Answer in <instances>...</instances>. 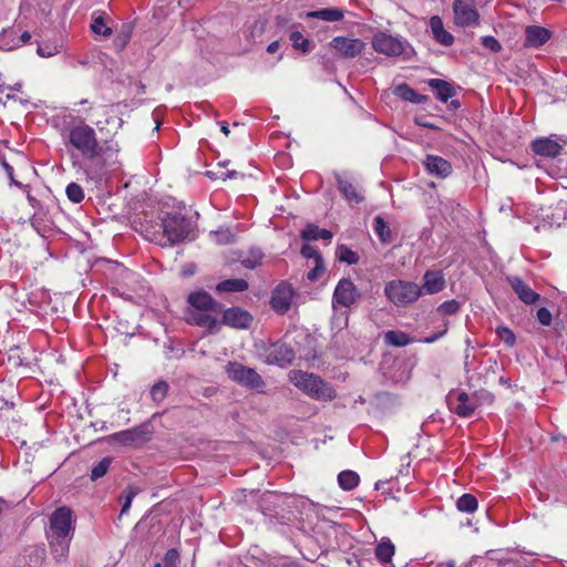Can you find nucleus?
<instances>
[{
    "instance_id": "10",
    "label": "nucleus",
    "mask_w": 567,
    "mask_h": 567,
    "mask_svg": "<svg viewBox=\"0 0 567 567\" xmlns=\"http://www.w3.org/2000/svg\"><path fill=\"white\" fill-rule=\"evenodd\" d=\"M449 405L461 417H470L478 406L476 394L470 396L466 392L461 391L450 393L447 396Z\"/></svg>"
},
{
    "instance_id": "9",
    "label": "nucleus",
    "mask_w": 567,
    "mask_h": 567,
    "mask_svg": "<svg viewBox=\"0 0 567 567\" xmlns=\"http://www.w3.org/2000/svg\"><path fill=\"white\" fill-rule=\"evenodd\" d=\"M152 431L148 423H143L132 429L112 434V440L130 447H138L150 441Z\"/></svg>"
},
{
    "instance_id": "18",
    "label": "nucleus",
    "mask_w": 567,
    "mask_h": 567,
    "mask_svg": "<svg viewBox=\"0 0 567 567\" xmlns=\"http://www.w3.org/2000/svg\"><path fill=\"white\" fill-rule=\"evenodd\" d=\"M223 312V323L237 329H246L251 324L252 317L248 311L238 307L229 308Z\"/></svg>"
},
{
    "instance_id": "58",
    "label": "nucleus",
    "mask_w": 567,
    "mask_h": 567,
    "mask_svg": "<svg viewBox=\"0 0 567 567\" xmlns=\"http://www.w3.org/2000/svg\"><path fill=\"white\" fill-rule=\"evenodd\" d=\"M220 130H221V132H223L226 136H228V135H229V133H230L229 127H228V125H227L226 123H223V124H221Z\"/></svg>"
},
{
    "instance_id": "26",
    "label": "nucleus",
    "mask_w": 567,
    "mask_h": 567,
    "mask_svg": "<svg viewBox=\"0 0 567 567\" xmlns=\"http://www.w3.org/2000/svg\"><path fill=\"white\" fill-rule=\"evenodd\" d=\"M300 236L302 239L310 241L318 239L331 240L333 235L328 229L320 228L315 224H308L306 228L301 231Z\"/></svg>"
},
{
    "instance_id": "64",
    "label": "nucleus",
    "mask_w": 567,
    "mask_h": 567,
    "mask_svg": "<svg viewBox=\"0 0 567 567\" xmlns=\"http://www.w3.org/2000/svg\"><path fill=\"white\" fill-rule=\"evenodd\" d=\"M78 104H80V105H86V104H89V101H87V100H81Z\"/></svg>"
},
{
    "instance_id": "20",
    "label": "nucleus",
    "mask_w": 567,
    "mask_h": 567,
    "mask_svg": "<svg viewBox=\"0 0 567 567\" xmlns=\"http://www.w3.org/2000/svg\"><path fill=\"white\" fill-rule=\"evenodd\" d=\"M551 37V32L539 25H528L525 29V42L524 45L527 48H540Z\"/></svg>"
},
{
    "instance_id": "14",
    "label": "nucleus",
    "mask_w": 567,
    "mask_h": 567,
    "mask_svg": "<svg viewBox=\"0 0 567 567\" xmlns=\"http://www.w3.org/2000/svg\"><path fill=\"white\" fill-rule=\"evenodd\" d=\"M295 357L293 349L284 342H276L267 350V362L279 367L289 365L295 360Z\"/></svg>"
},
{
    "instance_id": "24",
    "label": "nucleus",
    "mask_w": 567,
    "mask_h": 567,
    "mask_svg": "<svg viewBox=\"0 0 567 567\" xmlns=\"http://www.w3.org/2000/svg\"><path fill=\"white\" fill-rule=\"evenodd\" d=\"M427 84L430 87L435 90L436 99L443 103H446L456 94L454 86L445 80L430 79Z\"/></svg>"
},
{
    "instance_id": "55",
    "label": "nucleus",
    "mask_w": 567,
    "mask_h": 567,
    "mask_svg": "<svg viewBox=\"0 0 567 567\" xmlns=\"http://www.w3.org/2000/svg\"><path fill=\"white\" fill-rule=\"evenodd\" d=\"M416 124L420 126H423V127H427V128H436V126L431 124L430 122H421V121L416 120Z\"/></svg>"
},
{
    "instance_id": "6",
    "label": "nucleus",
    "mask_w": 567,
    "mask_h": 567,
    "mask_svg": "<svg viewBox=\"0 0 567 567\" xmlns=\"http://www.w3.org/2000/svg\"><path fill=\"white\" fill-rule=\"evenodd\" d=\"M384 295L394 306L408 307L421 297L422 287L412 281L394 279L385 284Z\"/></svg>"
},
{
    "instance_id": "46",
    "label": "nucleus",
    "mask_w": 567,
    "mask_h": 567,
    "mask_svg": "<svg viewBox=\"0 0 567 567\" xmlns=\"http://www.w3.org/2000/svg\"><path fill=\"white\" fill-rule=\"evenodd\" d=\"M124 503L121 508V515L125 514L132 504L133 498L136 496L137 491L133 486H127L124 492Z\"/></svg>"
},
{
    "instance_id": "50",
    "label": "nucleus",
    "mask_w": 567,
    "mask_h": 567,
    "mask_svg": "<svg viewBox=\"0 0 567 567\" xmlns=\"http://www.w3.org/2000/svg\"><path fill=\"white\" fill-rule=\"evenodd\" d=\"M447 330H449V323L444 322V328L441 331L426 337L424 339V342L425 343H433V342L437 341L440 338H442L443 336L446 334Z\"/></svg>"
},
{
    "instance_id": "57",
    "label": "nucleus",
    "mask_w": 567,
    "mask_h": 567,
    "mask_svg": "<svg viewBox=\"0 0 567 567\" xmlns=\"http://www.w3.org/2000/svg\"><path fill=\"white\" fill-rule=\"evenodd\" d=\"M429 567H453V563H439V564H435V565H431Z\"/></svg>"
},
{
    "instance_id": "1",
    "label": "nucleus",
    "mask_w": 567,
    "mask_h": 567,
    "mask_svg": "<svg viewBox=\"0 0 567 567\" xmlns=\"http://www.w3.org/2000/svg\"><path fill=\"white\" fill-rule=\"evenodd\" d=\"M61 136L69 151L76 152L85 162L84 172L91 178H101L107 166V158L118 152L117 144L97 138L96 131L84 118L72 117L61 130Z\"/></svg>"
},
{
    "instance_id": "37",
    "label": "nucleus",
    "mask_w": 567,
    "mask_h": 567,
    "mask_svg": "<svg viewBox=\"0 0 567 567\" xmlns=\"http://www.w3.org/2000/svg\"><path fill=\"white\" fill-rule=\"evenodd\" d=\"M91 30L93 33L101 34L104 37H110L112 34V29L106 27L105 18L100 14L93 18V22L91 23Z\"/></svg>"
},
{
    "instance_id": "60",
    "label": "nucleus",
    "mask_w": 567,
    "mask_h": 567,
    "mask_svg": "<svg viewBox=\"0 0 567 567\" xmlns=\"http://www.w3.org/2000/svg\"><path fill=\"white\" fill-rule=\"evenodd\" d=\"M9 406L8 401H6L3 398L0 396V412Z\"/></svg>"
},
{
    "instance_id": "34",
    "label": "nucleus",
    "mask_w": 567,
    "mask_h": 567,
    "mask_svg": "<svg viewBox=\"0 0 567 567\" xmlns=\"http://www.w3.org/2000/svg\"><path fill=\"white\" fill-rule=\"evenodd\" d=\"M168 389V383L161 380L151 388L150 395L154 402L161 403L167 396Z\"/></svg>"
},
{
    "instance_id": "51",
    "label": "nucleus",
    "mask_w": 567,
    "mask_h": 567,
    "mask_svg": "<svg viewBox=\"0 0 567 567\" xmlns=\"http://www.w3.org/2000/svg\"><path fill=\"white\" fill-rule=\"evenodd\" d=\"M240 174L237 172V171H230V169H227L225 172H220V178H223L224 181L226 179H236L238 178Z\"/></svg>"
},
{
    "instance_id": "33",
    "label": "nucleus",
    "mask_w": 567,
    "mask_h": 567,
    "mask_svg": "<svg viewBox=\"0 0 567 567\" xmlns=\"http://www.w3.org/2000/svg\"><path fill=\"white\" fill-rule=\"evenodd\" d=\"M337 257L340 261L347 262L348 265H355L359 262V255L347 245H339L337 247Z\"/></svg>"
},
{
    "instance_id": "5",
    "label": "nucleus",
    "mask_w": 567,
    "mask_h": 567,
    "mask_svg": "<svg viewBox=\"0 0 567 567\" xmlns=\"http://www.w3.org/2000/svg\"><path fill=\"white\" fill-rule=\"evenodd\" d=\"M290 381L305 394L316 400H333L337 396L334 389L320 377L302 370H292Z\"/></svg>"
},
{
    "instance_id": "35",
    "label": "nucleus",
    "mask_w": 567,
    "mask_h": 567,
    "mask_svg": "<svg viewBox=\"0 0 567 567\" xmlns=\"http://www.w3.org/2000/svg\"><path fill=\"white\" fill-rule=\"evenodd\" d=\"M210 236L219 245H229L235 241V235L231 233V230L228 227L219 228L216 231H212Z\"/></svg>"
},
{
    "instance_id": "7",
    "label": "nucleus",
    "mask_w": 567,
    "mask_h": 567,
    "mask_svg": "<svg viewBox=\"0 0 567 567\" xmlns=\"http://www.w3.org/2000/svg\"><path fill=\"white\" fill-rule=\"evenodd\" d=\"M226 372L228 378L237 384L259 393L265 392L266 383L255 369L248 368L239 362H228Z\"/></svg>"
},
{
    "instance_id": "21",
    "label": "nucleus",
    "mask_w": 567,
    "mask_h": 567,
    "mask_svg": "<svg viewBox=\"0 0 567 567\" xmlns=\"http://www.w3.org/2000/svg\"><path fill=\"white\" fill-rule=\"evenodd\" d=\"M336 181L338 189L350 203L361 204L364 200V196L351 179L338 174Z\"/></svg>"
},
{
    "instance_id": "59",
    "label": "nucleus",
    "mask_w": 567,
    "mask_h": 567,
    "mask_svg": "<svg viewBox=\"0 0 567 567\" xmlns=\"http://www.w3.org/2000/svg\"><path fill=\"white\" fill-rule=\"evenodd\" d=\"M4 168H6V171H7L8 175H9V177H10L11 179H13V178H12L13 168H12L8 163H4Z\"/></svg>"
},
{
    "instance_id": "54",
    "label": "nucleus",
    "mask_w": 567,
    "mask_h": 567,
    "mask_svg": "<svg viewBox=\"0 0 567 567\" xmlns=\"http://www.w3.org/2000/svg\"><path fill=\"white\" fill-rule=\"evenodd\" d=\"M427 101V96L426 95H421L419 93H416V96L415 99L412 101V103H415V104H423Z\"/></svg>"
},
{
    "instance_id": "39",
    "label": "nucleus",
    "mask_w": 567,
    "mask_h": 567,
    "mask_svg": "<svg viewBox=\"0 0 567 567\" xmlns=\"http://www.w3.org/2000/svg\"><path fill=\"white\" fill-rule=\"evenodd\" d=\"M111 462L110 457H103L96 465H94L91 471L92 481L103 477L107 473Z\"/></svg>"
},
{
    "instance_id": "2",
    "label": "nucleus",
    "mask_w": 567,
    "mask_h": 567,
    "mask_svg": "<svg viewBox=\"0 0 567 567\" xmlns=\"http://www.w3.org/2000/svg\"><path fill=\"white\" fill-rule=\"evenodd\" d=\"M187 302L189 309L186 312V321L214 331L218 323L217 317L223 311L221 305L204 290L190 292Z\"/></svg>"
},
{
    "instance_id": "23",
    "label": "nucleus",
    "mask_w": 567,
    "mask_h": 567,
    "mask_svg": "<svg viewBox=\"0 0 567 567\" xmlns=\"http://www.w3.org/2000/svg\"><path fill=\"white\" fill-rule=\"evenodd\" d=\"M423 280V288L430 295L437 293L445 287V279L441 271L427 270Z\"/></svg>"
},
{
    "instance_id": "29",
    "label": "nucleus",
    "mask_w": 567,
    "mask_h": 567,
    "mask_svg": "<svg viewBox=\"0 0 567 567\" xmlns=\"http://www.w3.org/2000/svg\"><path fill=\"white\" fill-rule=\"evenodd\" d=\"M395 547L390 539H382L375 547V557L383 564L391 561Z\"/></svg>"
},
{
    "instance_id": "27",
    "label": "nucleus",
    "mask_w": 567,
    "mask_h": 567,
    "mask_svg": "<svg viewBox=\"0 0 567 567\" xmlns=\"http://www.w3.org/2000/svg\"><path fill=\"white\" fill-rule=\"evenodd\" d=\"M248 282L241 278L226 279L217 284L218 292H243L248 289Z\"/></svg>"
},
{
    "instance_id": "36",
    "label": "nucleus",
    "mask_w": 567,
    "mask_h": 567,
    "mask_svg": "<svg viewBox=\"0 0 567 567\" xmlns=\"http://www.w3.org/2000/svg\"><path fill=\"white\" fill-rule=\"evenodd\" d=\"M264 254L259 249H251L247 257L241 259V265L247 269H255L261 264Z\"/></svg>"
},
{
    "instance_id": "41",
    "label": "nucleus",
    "mask_w": 567,
    "mask_h": 567,
    "mask_svg": "<svg viewBox=\"0 0 567 567\" xmlns=\"http://www.w3.org/2000/svg\"><path fill=\"white\" fill-rule=\"evenodd\" d=\"M290 40L295 49L305 53L310 51V41L306 39L299 31L291 32Z\"/></svg>"
},
{
    "instance_id": "48",
    "label": "nucleus",
    "mask_w": 567,
    "mask_h": 567,
    "mask_svg": "<svg viewBox=\"0 0 567 567\" xmlns=\"http://www.w3.org/2000/svg\"><path fill=\"white\" fill-rule=\"evenodd\" d=\"M300 252L305 258L313 259L315 261L322 258L321 254L315 247L308 244L302 245Z\"/></svg>"
},
{
    "instance_id": "8",
    "label": "nucleus",
    "mask_w": 567,
    "mask_h": 567,
    "mask_svg": "<svg viewBox=\"0 0 567 567\" xmlns=\"http://www.w3.org/2000/svg\"><path fill=\"white\" fill-rule=\"evenodd\" d=\"M361 298V292L349 278H342L337 284L332 295L333 308H350Z\"/></svg>"
},
{
    "instance_id": "47",
    "label": "nucleus",
    "mask_w": 567,
    "mask_h": 567,
    "mask_svg": "<svg viewBox=\"0 0 567 567\" xmlns=\"http://www.w3.org/2000/svg\"><path fill=\"white\" fill-rule=\"evenodd\" d=\"M536 318L542 326L548 327L551 324L553 316L546 307H540L536 312Z\"/></svg>"
},
{
    "instance_id": "52",
    "label": "nucleus",
    "mask_w": 567,
    "mask_h": 567,
    "mask_svg": "<svg viewBox=\"0 0 567 567\" xmlns=\"http://www.w3.org/2000/svg\"><path fill=\"white\" fill-rule=\"evenodd\" d=\"M279 41H272L271 43L268 44L267 47V52L270 53V54H274L276 53L278 50H279Z\"/></svg>"
},
{
    "instance_id": "56",
    "label": "nucleus",
    "mask_w": 567,
    "mask_h": 567,
    "mask_svg": "<svg viewBox=\"0 0 567 567\" xmlns=\"http://www.w3.org/2000/svg\"><path fill=\"white\" fill-rule=\"evenodd\" d=\"M450 107L453 110H457L461 107V102L458 100H452L450 102Z\"/></svg>"
},
{
    "instance_id": "43",
    "label": "nucleus",
    "mask_w": 567,
    "mask_h": 567,
    "mask_svg": "<svg viewBox=\"0 0 567 567\" xmlns=\"http://www.w3.org/2000/svg\"><path fill=\"white\" fill-rule=\"evenodd\" d=\"M460 308L461 303L455 299H451L441 303L437 311L443 315H454L460 310Z\"/></svg>"
},
{
    "instance_id": "3",
    "label": "nucleus",
    "mask_w": 567,
    "mask_h": 567,
    "mask_svg": "<svg viewBox=\"0 0 567 567\" xmlns=\"http://www.w3.org/2000/svg\"><path fill=\"white\" fill-rule=\"evenodd\" d=\"M161 233H155L152 240L163 247H172L183 243L189 237L195 228L192 217L179 212H168L162 217Z\"/></svg>"
},
{
    "instance_id": "62",
    "label": "nucleus",
    "mask_w": 567,
    "mask_h": 567,
    "mask_svg": "<svg viewBox=\"0 0 567 567\" xmlns=\"http://www.w3.org/2000/svg\"><path fill=\"white\" fill-rule=\"evenodd\" d=\"M6 505V501L3 498H0V516L3 513V506Z\"/></svg>"
},
{
    "instance_id": "25",
    "label": "nucleus",
    "mask_w": 567,
    "mask_h": 567,
    "mask_svg": "<svg viewBox=\"0 0 567 567\" xmlns=\"http://www.w3.org/2000/svg\"><path fill=\"white\" fill-rule=\"evenodd\" d=\"M344 17V13L339 8H324L320 10L309 11L307 12V18L311 19H320L329 22L341 21Z\"/></svg>"
},
{
    "instance_id": "44",
    "label": "nucleus",
    "mask_w": 567,
    "mask_h": 567,
    "mask_svg": "<svg viewBox=\"0 0 567 567\" xmlns=\"http://www.w3.org/2000/svg\"><path fill=\"white\" fill-rule=\"evenodd\" d=\"M481 43L485 49H488L489 51L494 53H498L502 51L503 47L499 43V41L492 37V35H485L481 38Z\"/></svg>"
},
{
    "instance_id": "45",
    "label": "nucleus",
    "mask_w": 567,
    "mask_h": 567,
    "mask_svg": "<svg viewBox=\"0 0 567 567\" xmlns=\"http://www.w3.org/2000/svg\"><path fill=\"white\" fill-rule=\"evenodd\" d=\"M326 271L323 258L315 261V267L308 272L307 278L310 281L318 280Z\"/></svg>"
},
{
    "instance_id": "22",
    "label": "nucleus",
    "mask_w": 567,
    "mask_h": 567,
    "mask_svg": "<svg viewBox=\"0 0 567 567\" xmlns=\"http://www.w3.org/2000/svg\"><path fill=\"white\" fill-rule=\"evenodd\" d=\"M430 27L437 43L445 47H450L454 43V37L444 29L443 21L439 16L431 17Z\"/></svg>"
},
{
    "instance_id": "17",
    "label": "nucleus",
    "mask_w": 567,
    "mask_h": 567,
    "mask_svg": "<svg viewBox=\"0 0 567 567\" xmlns=\"http://www.w3.org/2000/svg\"><path fill=\"white\" fill-rule=\"evenodd\" d=\"M423 165L427 174L439 178L449 177L453 171L451 163L437 155H426Z\"/></svg>"
},
{
    "instance_id": "42",
    "label": "nucleus",
    "mask_w": 567,
    "mask_h": 567,
    "mask_svg": "<svg viewBox=\"0 0 567 567\" xmlns=\"http://www.w3.org/2000/svg\"><path fill=\"white\" fill-rule=\"evenodd\" d=\"M394 94L404 101L412 102L416 96V91L409 84L402 83L395 86Z\"/></svg>"
},
{
    "instance_id": "40",
    "label": "nucleus",
    "mask_w": 567,
    "mask_h": 567,
    "mask_svg": "<svg viewBox=\"0 0 567 567\" xmlns=\"http://www.w3.org/2000/svg\"><path fill=\"white\" fill-rule=\"evenodd\" d=\"M68 198L75 204H79L84 198L83 188L76 183H70L65 189Z\"/></svg>"
},
{
    "instance_id": "30",
    "label": "nucleus",
    "mask_w": 567,
    "mask_h": 567,
    "mask_svg": "<svg viewBox=\"0 0 567 567\" xmlns=\"http://www.w3.org/2000/svg\"><path fill=\"white\" fill-rule=\"evenodd\" d=\"M384 341L394 347H405L412 342V339L403 331L390 330L385 332Z\"/></svg>"
},
{
    "instance_id": "49",
    "label": "nucleus",
    "mask_w": 567,
    "mask_h": 567,
    "mask_svg": "<svg viewBox=\"0 0 567 567\" xmlns=\"http://www.w3.org/2000/svg\"><path fill=\"white\" fill-rule=\"evenodd\" d=\"M179 558V553L175 548H171L166 551L164 560L166 566H174Z\"/></svg>"
},
{
    "instance_id": "19",
    "label": "nucleus",
    "mask_w": 567,
    "mask_h": 567,
    "mask_svg": "<svg viewBox=\"0 0 567 567\" xmlns=\"http://www.w3.org/2000/svg\"><path fill=\"white\" fill-rule=\"evenodd\" d=\"M532 151L542 157H556L560 154L561 145L550 137H539L530 143Z\"/></svg>"
},
{
    "instance_id": "12",
    "label": "nucleus",
    "mask_w": 567,
    "mask_h": 567,
    "mask_svg": "<svg viewBox=\"0 0 567 567\" xmlns=\"http://www.w3.org/2000/svg\"><path fill=\"white\" fill-rule=\"evenodd\" d=\"M293 296L292 287L281 282L272 291L270 305L276 312L284 315L290 309Z\"/></svg>"
},
{
    "instance_id": "13",
    "label": "nucleus",
    "mask_w": 567,
    "mask_h": 567,
    "mask_svg": "<svg viewBox=\"0 0 567 567\" xmlns=\"http://www.w3.org/2000/svg\"><path fill=\"white\" fill-rule=\"evenodd\" d=\"M453 11L455 23L461 27H468L476 24L480 19V14L473 4L464 0H455L453 2Z\"/></svg>"
},
{
    "instance_id": "32",
    "label": "nucleus",
    "mask_w": 567,
    "mask_h": 567,
    "mask_svg": "<svg viewBox=\"0 0 567 567\" xmlns=\"http://www.w3.org/2000/svg\"><path fill=\"white\" fill-rule=\"evenodd\" d=\"M478 502L473 494H463L456 501V508L463 513H474L477 509Z\"/></svg>"
},
{
    "instance_id": "11",
    "label": "nucleus",
    "mask_w": 567,
    "mask_h": 567,
    "mask_svg": "<svg viewBox=\"0 0 567 567\" xmlns=\"http://www.w3.org/2000/svg\"><path fill=\"white\" fill-rule=\"evenodd\" d=\"M372 47L377 52L388 56H398L404 51L402 41L384 32H378L373 37Z\"/></svg>"
},
{
    "instance_id": "28",
    "label": "nucleus",
    "mask_w": 567,
    "mask_h": 567,
    "mask_svg": "<svg viewBox=\"0 0 567 567\" xmlns=\"http://www.w3.org/2000/svg\"><path fill=\"white\" fill-rule=\"evenodd\" d=\"M373 229L379 240L382 244H389L392 240V233L390 226L383 217L377 216L373 220Z\"/></svg>"
},
{
    "instance_id": "16",
    "label": "nucleus",
    "mask_w": 567,
    "mask_h": 567,
    "mask_svg": "<svg viewBox=\"0 0 567 567\" xmlns=\"http://www.w3.org/2000/svg\"><path fill=\"white\" fill-rule=\"evenodd\" d=\"M507 282L522 302L534 305L540 299V295L534 291L522 278L511 276L507 277Z\"/></svg>"
},
{
    "instance_id": "63",
    "label": "nucleus",
    "mask_w": 567,
    "mask_h": 567,
    "mask_svg": "<svg viewBox=\"0 0 567 567\" xmlns=\"http://www.w3.org/2000/svg\"><path fill=\"white\" fill-rule=\"evenodd\" d=\"M101 124H102V122H101V121H97V122L95 123V125H96V127H97V130H99L100 132H102V131H103V126H102Z\"/></svg>"
},
{
    "instance_id": "15",
    "label": "nucleus",
    "mask_w": 567,
    "mask_h": 567,
    "mask_svg": "<svg viewBox=\"0 0 567 567\" xmlns=\"http://www.w3.org/2000/svg\"><path fill=\"white\" fill-rule=\"evenodd\" d=\"M330 44L342 58L349 59L359 55L364 49V43L360 39H348L344 37L333 38Z\"/></svg>"
},
{
    "instance_id": "53",
    "label": "nucleus",
    "mask_w": 567,
    "mask_h": 567,
    "mask_svg": "<svg viewBox=\"0 0 567 567\" xmlns=\"http://www.w3.org/2000/svg\"><path fill=\"white\" fill-rule=\"evenodd\" d=\"M30 40H31V34H30V32L24 31V32L20 35V44H19V45L27 44Z\"/></svg>"
},
{
    "instance_id": "61",
    "label": "nucleus",
    "mask_w": 567,
    "mask_h": 567,
    "mask_svg": "<svg viewBox=\"0 0 567 567\" xmlns=\"http://www.w3.org/2000/svg\"><path fill=\"white\" fill-rule=\"evenodd\" d=\"M446 563H453V567H467L465 564L457 565L456 561L453 559L447 560Z\"/></svg>"
},
{
    "instance_id": "31",
    "label": "nucleus",
    "mask_w": 567,
    "mask_h": 567,
    "mask_svg": "<svg viewBox=\"0 0 567 567\" xmlns=\"http://www.w3.org/2000/svg\"><path fill=\"white\" fill-rule=\"evenodd\" d=\"M360 482L359 475L353 471H342L338 475V483L344 491H351L358 486Z\"/></svg>"
},
{
    "instance_id": "38",
    "label": "nucleus",
    "mask_w": 567,
    "mask_h": 567,
    "mask_svg": "<svg viewBox=\"0 0 567 567\" xmlns=\"http://www.w3.org/2000/svg\"><path fill=\"white\" fill-rule=\"evenodd\" d=\"M496 336L499 340H502L507 347H514L516 343V336L512 329L506 326H498L495 330Z\"/></svg>"
},
{
    "instance_id": "4",
    "label": "nucleus",
    "mask_w": 567,
    "mask_h": 567,
    "mask_svg": "<svg viewBox=\"0 0 567 567\" xmlns=\"http://www.w3.org/2000/svg\"><path fill=\"white\" fill-rule=\"evenodd\" d=\"M50 532L48 538L52 551L64 557L69 551V539L72 532V511L66 506L58 507L50 516Z\"/></svg>"
}]
</instances>
